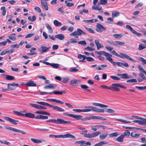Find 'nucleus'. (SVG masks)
<instances>
[{
	"instance_id": "obj_31",
	"label": "nucleus",
	"mask_w": 146,
	"mask_h": 146,
	"mask_svg": "<svg viewBox=\"0 0 146 146\" xmlns=\"http://www.w3.org/2000/svg\"><path fill=\"white\" fill-rule=\"evenodd\" d=\"M44 88L45 89H54L55 88V87L54 86V85L53 84H50L49 85L45 86L44 87Z\"/></svg>"
},
{
	"instance_id": "obj_15",
	"label": "nucleus",
	"mask_w": 146,
	"mask_h": 146,
	"mask_svg": "<svg viewBox=\"0 0 146 146\" xmlns=\"http://www.w3.org/2000/svg\"><path fill=\"white\" fill-rule=\"evenodd\" d=\"M50 107L52 108V109L57 111L62 112L64 111V110L62 108L56 106H52L51 105Z\"/></svg>"
},
{
	"instance_id": "obj_62",
	"label": "nucleus",
	"mask_w": 146,
	"mask_h": 146,
	"mask_svg": "<svg viewBox=\"0 0 146 146\" xmlns=\"http://www.w3.org/2000/svg\"><path fill=\"white\" fill-rule=\"evenodd\" d=\"M137 82V80L136 79H133L130 80H127V83H133V82Z\"/></svg>"
},
{
	"instance_id": "obj_26",
	"label": "nucleus",
	"mask_w": 146,
	"mask_h": 146,
	"mask_svg": "<svg viewBox=\"0 0 146 146\" xmlns=\"http://www.w3.org/2000/svg\"><path fill=\"white\" fill-rule=\"evenodd\" d=\"M71 117L76 119L77 120H79L80 119L81 120L82 119V116L81 115H74L72 114Z\"/></svg>"
},
{
	"instance_id": "obj_64",
	"label": "nucleus",
	"mask_w": 146,
	"mask_h": 146,
	"mask_svg": "<svg viewBox=\"0 0 146 146\" xmlns=\"http://www.w3.org/2000/svg\"><path fill=\"white\" fill-rule=\"evenodd\" d=\"M78 58L79 59H81L82 58L84 59H86V55H82L81 54H78Z\"/></svg>"
},
{
	"instance_id": "obj_8",
	"label": "nucleus",
	"mask_w": 146,
	"mask_h": 146,
	"mask_svg": "<svg viewBox=\"0 0 146 146\" xmlns=\"http://www.w3.org/2000/svg\"><path fill=\"white\" fill-rule=\"evenodd\" d=\"M7 86V88L8 89L10 90H15L17 87H19V84H18L15 83H9L8 84H5Z\"/></svg>"
},
{
	"instance_id": "obj_14",
	"label": "nucleus",
	"mask_w": 146,
	"mask_h": 146,
	"mask_svg": "<svg viewBox=\"0 0 146 146\" xmlns=\"http://www.w3.org/2000/svg\"><path fill=\"white\" fill-rule=\"evenodd\" d=\"M71 123L70 121H66L61 119L58 118L57 119V124H70Z\"/></svg>"
},
{
	"instance_id": "obj_24",
	"label": "nucleus",
	"mask_w": 146,
	"mask_h": 146,
	"mask_svg": "<svg viewBox=\"0 0 146 146\" xmlns=\"http://www.w3.org/2000/svg\"><path fill=\"white\" fill-rule=\"evenodd\" d=\"M112 56V55L109 53H108L106 56V59L111 63L113 61V59L111 58V57Z\"/></svg>"
},
{
	"instance_id": "obj_13",
	"label": "nucleus",
	"mask_w": 146,
	"mask_h": 146,
	"mask_svg": "<svg viewBox=\"0 0 146 146\" xmlns=\"http://www.w3.org/2000/svg\"><path fill=\"white\" fill-rule=\"evenodd\" d=\"M40 1L41 6L42 8L45 10H48V7L46 1L44 0H40Z\"/></svg>"
},
{
	"instance_id": "obj_34",
	"label": "nucleus",
	"mask_w": 146,
	"mask_h": 146,
	"mask_svg": "<svg viewBox=\"0 0 146 146\" xmlns=\"http://www.w3.org/2000/svg\"><path fill=\"white\" fill-rule=\"evenodd\" d=\"M36 103L39 104L44 106H48L50 107L51 105L46 102H37Z\"/></svg>"
},
{
	"instance_id": "obj_4",
	"label": "nucleus",
	"mask_w": 146,
	"mask_h": 146,
	"mask_svg": "<svg viewBox=\"0 0 146 146\" xmlns=\"http://www.w3.org/2000/svg\"><path fill=\"white\" fill-rule=\"evenodd\" d=\"M82 35H86L85 33L80 29H78L77 31H75L74 32L70 34V36H75V37L78 38V36H81Z\"/></svg>"
},
{
	"instance_id": "obj_59",
	"label": "nucleus",
	"mask_w": 146,
	"mask_h": 146,
	"mask_svg": "<svg viewBox=\"0 0 146 146\" xmlns=\"http://www.w3.org/2000/svg\"><path fill=\"white\" fill-rule=\"evenodd\" d=\"M86 59L87 61L89 62H93L94 61V59L91 57H87L86 56Z\"/></svg>"
},
{
	"instance_id": "obj_22",
	"label": "nucleus",
	"mask_w": 146,
	"mask_h": 146,
	"mask_svg": "<svg viewBox=\"0 0 146 146\" xmlns=\"http://www.w3.org/2000/svg\"><path fill=\"white\" fill-rule=\"evenodd\" d=\"M23 116H26L27 117L32 118L35 117V115L31 113H26L25 114H24Z\"/></svg>"
},
{
	"instance_id": "obj_60",
	"label": "nucleus",
	"mask_w": 146,
	"mask_h": 146,
	"mask_svg": "<svg viewBox=\"0 0 146 146\" xmlns=\"http://www.w3.org/2000/svg\"><path fill=\"white\" fill-rule=\"evenodd\" d=\"M70 71L72 72H76L78 71V70L74 68H71L69 70Z\"/></svg>"
},
{
	"instance_id": "obj_63",
	"label": "nucleus",
	"mask_w": 146,
	"mask_h": 146,
	"mask_svg": "<svg viewBox=\"0 0 146 146\" xmlns=\"http://www.w3.org/2000/svg\"><path fill=\"white\" fill-rule=\"evenodd\" d=\"M126 27L127 29L130 31L132 33H133V31L134 30V29H133L132 27L129 25H126Z\"/></svg>"
},
{
	"instance_id": "obj_52",
	"label": "nucleus",
	"mask_w": 146,
	"mask_h": 146,
	"mask_svg": "<svg viewBox=\"0 0 146 146\" xmlns=\"http://www.w3.org/2000/svg\"><path fill=\"white\" fill-rule=\"evenodd\" d=\"M100 4L105 5L108 3V1L107 0H100L99 2Z\"/></svg>"
},
{
	"instance_id": "obj_21",
	"label": "nucleus",
	"mask_w": 146,
	"mask_h": 146,
	"mask_svg": "<svg viewBox=\"0 0 146 146\" xmlns=\"http://www.w3.org/2000/svg\"><path fill=\"white\" fill-rule=\"evenodd\" d=\"M7 119L9 121L12 123L15 124L17 125V122H18V120H15L14 119H13L12 118H11L9 117H6Z\"/></svg>"
},
{
	"instance_id": "obj_58",
	"label": "nucleus",
	"mask_w": 146,
	"mask_h": 146,
	"mask_svg": "<svg viewBox=\"0 0 146 146\" xmlns=\"http://www.w3.org/2000/svg\"><path fill=\"white\" fill-rule=\"evenodd\" d=\"M13 112L17 115H21L22 116H23L24 115V113H20L18 111H13Z\"/></svg>"
},
{
	"instance_id": "obj_40",
	"label": "nucleus",
	"mask_w": 146,
	"mask_h": 146,
	"mask_svg": "<svg viewBox=\"0 0 146 146\" xmlns=\"http://www.w3.org/2000/svg\"><path fill=\"white\" fill-rule=\"evenodd\" d=\"M119 13L118 11H115L112 13V17L113 18H115L119 16Z\"/></svg>"
},
{
	"instance_id": "obj_41",
	"label": "nucleus",
	"mask_w": 146,
	"mask_h": 146,
	"mask_svg": "<svg viewBox=\"0 0 146 146\" xmlns=\"http://www.w3.org/2000/svg\"><path fill=\"white\" fill-rule=\"evenodd\" d=\"M113 36L116 38H119L123 36L122 34H114L113 35Z\"/></svg>"
},
{
	"instance_id": "obj_39",
	"label": "nucleus",
	"mask_w": 146,
	"mask_h": 146,
	"mask_svg": "<svg viewBox=\"0 0 146 146\" xmlns=\"http://www.w3.org/2000/svg\"><path fill=\"white\" fill-rule=\"evenodd\" d=\"M1 10L2 11V15L3 16H4L5 15L6 12V10L5 9V7H2L1 8Z\"/></svg>"
},
{
	"instance_id": "obj_32",
	"label": "nucleus",
	"mask_w": 146,
	"mask_h": 146,
	"mask_svg": "<svg viewBox=\"0 0 146 146\" xmlns=\"http://www.w3.org/2000/svg\"><path fill=\"white\" fill-rule=\"evenodd\" d=\"M139 133H136L135 132H133L131 133V135L132 137L137 138L140 135Z\"/></svg>"
},
{
	"instance_id": "obj_51",
	"label": "nucleus",
	"mask_w": 146,
	"mask_h": 146,
	"mask_svg": "<svg viewBox=\"0 0 146 146\" xmlns=\"http://www.w3.org/2000/svg\"><path fill=\"white\" fill-rule=\"evenodd\" d=\"M98 125H96L95 126H91V129L92 130L94 131H96L98 129Z\"/></svg>"
},
{
	"instance_id": "obj_44",
	"label": "nucleus",
	"mask_w": 146,
	"mask_h": 146,
	"mask_svg": "<svg viewBox=\"0 0 146 146\" xmlns=\"http://www.w3.org/2000/svg\"><path fill=\"white\" fill-rule=\"evenodd\" d=\"M105 111L110 113H113L115 112L114 110L111 109H106Z\"/></svg>"
},
{
	"instance_id": "obj_18",
	"label": "nucleus",
	"mask_w": 146,
	"mask_h": 146,
	"mask_svg": "<svg viewBox=\"0 0 146 146\" xmlns=\"http://www.w3.org/2000/svg\"><path fill=\"white\" fill-rule=\"evenodd\" d=\"M25 85L29 87H35L36 86V84L32 80H31L27 82L26 84H25Z\"/></svg>"
},
{
	"instance_id": "obj_20",
	"label": "nucleus",
	"mask_w": 146,
	"mask_h": 146,
	"mask_svg": "<svg viewBox=\"0 0 146 146\" xmlns=\"http://www.w3.org/2000/svg\"><path fill=\"white\" fill-rule=\"evenodd\" d=\"M55 37L56 38L60 40H63L65 38L64 35L62 34L56 35H55Z\"/></svg>"
},
{
	"instance_id": "obj_49",
	"label": "nucleus",
	"mask_w": 146,
	"mask_h": 146,
	"mask_svg": "<svg viewBox=\"0 0 146 146\" xmlns=\"http://www.w3.org/2000/svg\"><path fill=\"white\" fill-rule=\"evenodd\" d=\"M97 53L98 54H100V55L103 54L105 56H106L107 55L108 53L107 52H105L104 51H101L99 52H97Z\"/></svg>"
},
{
	"instance_id": "obj_17",
	"label": "nucleus",
	"mask_w": 146,
	"mask_h": 146,
	"mask_svg": "<svg viewBox=\"0 0 146 146\" xmlns=\"http://www.w3.org/2000/svg\"><path fill=\"white\" fill-rule=\"evenodd\" d=\"M80 81L79 80L73 79L70 81V84L71 85L76 86L77 84H80Z\"/></svg>"
},
{
	"instance_id": "obj_5",
	"label": "nucleus",
	"mask_w": 146,
	"mask_h": 146,
	"mask_svg": "<svg viewBox=\"0 0 146 146\" xmlns=\"http://www.w3.org/2000/svg\"><path fill=\"white\" fill-rule=\"evenodd\" d=\"M54 137L56 138H70L72 139H75L76 137L70 133H67L66 134L62 135H55Z\"/></svg>"
},
{
	"instance_id": "obj_55",
	"label": "nucleus",
	"mask_w": 146,
	"mask_h": 146,
	"mask_svg": "<svg viewBox=\"0 0 146 146\" xmlns=\"http://www.w3.org/2000/svg\"><path fill=\"white\" fill-rule=\"evenodd\" d=\"M118 133L117 132L113 133L109 135V136L110 137H116Z\"/></svg>"
},
{
	"instance_id": "obj_12",
	"label": "nucleus",
	"mask_w": 146,
	"mask_h": 146,
	"mask_svg": "<svg viewBox=\"0 0 146 146\" xmlns=\"http://www.w3.org/2000/svg\"><path fill=\"white\" fill-rule=\"evenodd\" d=\"M88 106H86L85 107L86 109L83 110L78 109H74L72 110L73 111L78 113L81 112H88L90 111V110L89 108L88 107Z\"/></svg>"
},
{
	"instance_id": "obj_7",
	"label": "nucleus",
	"mask_w": 146,
	"mask_h": 146,
	"mask_svg": "<svg viewBox=\"0 0 146 146\" xmlns=\"http://www.w3.org/2000/svg\"><path fill=\"white\" fill-rule=\"evenodd\" d=\"M88 108L90 110V111H92L97 112L104 113L105 111L103 109H99L95 107L88 106Z\"/></svg>"
},
{
	"instance_id": "obj_48",
	"label": "nucleus",
	"mask_w": 146,
	"mask_h": 146,
	"mask_svg": "<svg viewBox=\"0 0 146 146\" xmlns=\"http://www.w3.org/2000/svg\"><path fill=\"white\" fill-rule=\"evenodd\" d=\"M69 80V78L68 77L63 78L62 79V81L63 83H65L68 82Z\"/></svg>"
},
{
	"instance_id": "obj_10",
	"label": "nucleus",
	"mask_w": 146,
	"mask_h": 146,
	"mask_svg": "<svg viewBox=\"0 0 146 146\" xmlns=\"http://www.w3.org/2000/svg\"><path fill=\"white\" fill-rule=\"evenodd\" d=\"M117 75L120 76L122 79H128L132 78V76H128V74L127 73L123 74H117Z\"/></svg>"
},
{
	"instance_id": "obj_6",
	"label": "nucleus",
	"mask_w": 146,
	"mask_h": 146,
	"mask_svg": "<svg viewBox=\"0 0 146 146\" xmlns=\"http://www.w3.org/2000/svg\"><path fill=\"white\" fill-rule=\"evenodd\" d=\"M5 128L9 130H10L12 131L16 132H19L21 133L23 135H25L26 134V133L22 130H21L19 129H18L16 128H15L13 127H11L9 126H6L5 127Z\"/></svg>"
},
{
	"instance_id": "obj_33",
	"label": "nucleus",
	"mask_w": 146,
	"mask_h": 146,
	"mask_svg": "<svg viewBox=\"0 0 146 146\" xmlns=\"http://www.w3.org/2000/svg\"><path fill=\"white\" fill-rule=\"evenodd\" d=\"M108 134L105 133H102L100 135L99 137L101 140H103L105 139L108 136Z\"/></svg>"
},
{
	"instance_id": "obj_53",
	"label": "nucleus",
	"mask_w": 146,
	"mask_h": 146,
	"mask_svg": "<svg viewBox=\"0 0 146 146\" xmlns=\"http://www.w3.org/2000/svg\"><path fill=\"white\" fill-rule=\"evenodd\" d=\"M84 27L86 30L89 32L90 33H94V31L92 29L88 28L86 26H85Z\"/></svg>"
},
{
	"instance_id": "obj_56",
	"label": "nucleus",
	"mask_w": 146,
	"mask_h": 146,
	"mask_svg": "<svg viewBox=\"0 0 146 146\" xmlns=\"http://www.w3.org/2000/svg\"><path fill=\"white\" fill-rule=\"evenodd\" d=\"M47 122H52L57 123V119H50L47 120L46 121Z\"/></svg>"
},
{
	"instance_id": "obj_2",
	"label": "nucleus",
	"mask_w": 146,
	"mask_h": 146,
	"mask_svg": "<svg viewBox=\"0 0 146 146\" xmlns=\"http://www.w3.org/2000/svg\"><path fill=\"white\" fill-rule=\"evenodd\" d=\"M111 53L112 54L122 59L125 58L135 63L136 62V61L135 60L132 59L129 56L125 53H120V54H119L116 53L115 50H114L112 51Z\"/></svg>"
},
{
	"instance_id": "obj_36",
	"label": "nucleus",
	"mask_w": 146,
	"mask_h": 146,
	"mask_svg": "<svg viewBox=\"0 0 146 146\" xmlns=\"http://www.w3.org/2000/svg\"><path fill=\"white\" fill-rule=\"evenodd\" d=\"M31 140L32 142L36 143H42L41 141H40L38 139L32 138L31 139Z\"/></svg>"
},
{
	"instance_id": "obj_11",
	"label": "nucleus",
	"mask_w": 146,
	"mask_h": 146,
	"mask_svg": "<svg viewBox=\"0 0 146 146\" xmlns=\"http://www.w3.org/2000/svg\"><path fill=\"white\" fill-rule=\"evenodd\" d=\"M30 105L35 108L38 109L46 110L47 109V108L46 107L35 104L30 103Z\"/></svg>"
},
{
	"instance_id": "obj_47",
	"label": "nucleus",
	"mask_w": 146,
	"mask_h": 146,
	"mask_svg": "<svg viewBox=\"0 0 146 146\" xmlns=\"http://www.w3.org/2000/svg\"><path fill=\"white\" fill-rule=\"evenodd\" d=\"M106 42L110 44L117 46L115 44V41L113 42L112 40H108L106 41Z\"/></svg>"
},
{
	"instance_id": "obj_61",
	"label": "nucleus",
	"mask_w": 146,
	"mask_h": 146,
	"mask_svg": "<svg viewBox=\"0 0 146 146\" xmlns=\"http://www.w3.org/2000/svg\"><path fill=\"white\" fill-rule=\"evenodd\" d=\"M110 78L114 80H120V78L115 76H110Z\"/></svg>"
},
{
	"instance_id": "obj_37",
	"label": "nucleus",
	"mask_w": 146,
	"mask_h": 146,
	"mask_svg": "<svg viewBox=\"0 0 146 146\" xmlns=\"http://www.w3.org/2000/svg\"><path fill=\"white\" fill-rule=\"evenodd\" d=\"M95 44L97 46V48L98 50H99L101 47V44L99 43V41L98 40H96L95 41Z\"/></svg>"
},
{
	"instance_id": "obj_29",
	"label": "nucleus",
	"mask_w": 146,
	"mask_h": 146,
	"mask_svg": "<svg viewBox=\"0 0 146 146\" xmlns=\"http://www.w3.org/2000/svg\"><path fill=\"white\" fill-rule=\"evenodd\" d=\"M52 94H66V91L64 90L60 91H53Z\"/></svg>"
},
{
	"instance_id": "obj_28",
	"label": "nucleus",
	"mask_w": 146,
	"mask_h": 146,
	"mask_svg": "<svg viewBox=\"0 0 146 146\" xmlns=\"http://www.w3.org/2000/svg\"><path fill=\"white\" fill-rule=\"evenodd\" d=\"M35 113L37 114H40L45 115H50V114L49 113L43 111H37L35 112Z\"/></svg>"
},
{
	"instance_id": "obj_16",
	"label": "nucleus",
	"mask_w": 146,
	"mask_h": 146,
	"mask_svg": "<svg viewBox=\"0 0 146 146\" xmlns=\"http://www.w3.org/2000/svg\"><path fill=\"white\" fill-rule=\"evenodd\" d=\"M141 119H139L141 120H138V123L139 125L146 126V119L140 117Z\"/></svg>"
},
{
	"instance_id": "obj_42",
	"label": "nucleus",
	"mask_w": 146,
	"mask_h": 146,
	"mask_svg": "<svg viewBox=\"0 0 146 146\" xmlns=\"http://www.w3.org/2000/svg\"><path fill=\"white\" fill-rule=\"evenodd\" d=\"M51 66L54 68H58L59 67V64H57L52 63L51 64Z\"/></svg>"
},
{
	"instance_id": "obj_1",
	"label": "nucleus",
	"mask_w": 146,
	"mask_h": 146,
	"mask_svg": "<svg viewBox=\"0 0 146 146\" xmlns=\"http://www.w3.org/2000/svg\"><path fill=\"white\" fill-rule=\"evenodd\" d=\"M112 86L109 87L105 85H102L100 87L107 89H108L112 91H119L120 89L118 87H120L122 88L126 89V87L121 84L119 83H113L111 84Z\"/></svg>"
},
{
	"instance_id": "obj_35",
	"label": "nucleus",
	"mask_w": 146,
	"mask_h": 146,
	"mask_svg": "<svg viewBox=\"0 0 146 146\" xmlns=\"http://www.w3.org/2000/svg\"><path fill=\"white\" fill-rule=\"evenodd\" d=\"M53 23L54 25L56 27H59L61 26L62 23L57 20H54L53 21Z\"/></svg>"
},
{
	"instance_id": "obj_19",
	"label": "nucleus",
	"mask_w": 146,
	"mask_h": 146,
	"mask_svg": "<svg viewBox=\"0 0 146 146\" xmlns=\"http://www.w3.org/2000/svg\"><path fill=\"white\" fill-rule=\"evenodd\" d=\"M75 143L78 144H80L81 145H82L83 143H85L86 145H91V143L90 142H86L85 141L83 140L76 141L75 142Z\"/></svg>"
},
{
	"instance_id": "obj_30",
	"label": "nucleus",
	"mask_w": 146,
	"mask_h": 146,
	"mask_svg": "<svg viewBox=\"0 0 146 146\" xmlns=\"http://www.w3.org/2000/svg\"><path fill=\"white\" fill-rule=\"evenodd\" d=\"M124 137V135L123 134L121 135L116 139V140L118 142H122L123 141V139Z\"/></svg>"
},
{
	"instance_id": "obj_27",
	"label": "nucleus",
	"mask_w": 146,
	"mask_h": 146,
	"mask_svg": "<svg viewBox=\"0 0 146 146\" xmlns=\"http://www.w3.org/2000/svg\"><path fill=\"white\" fill-rule=\"evenodd\" d=\"M92 119H101L102 120H106L107 119L104 117H101L99 116H96L94 115H92L91 118Z\"/></svg>"
},
{
	"instance_id": "obj_9",
	"label": "nucleus",
	"mask_w": 146,
	"mask_h": 146,
	"mask_svg": "<svg viewBox=\"0 0 146 146\" xmlns=\"http://www.w3.org/2000/svg\"><path fill=\"white\" fill-rule=\"evenodd\" d=\"M96 31L98 32L101 33L106 30V28L101 24L98 23L96 25Z\"/></svg>"
},
{
	"instance_id": "obj_57",
	"label": "nucleus",
	"mask_w": 146,
	"mask_h": 146,
	"mask_svg": "<svg viewBox=\"0 0 146 146\" xmlns=\"http://www.w3.org/2000/svg\"><path fill=\"white\" fill-rule=\"evenodd\" d=\"M124 135V136H129L130 135V132L128 130H126L123 133Z\"/></svg>"
},
{
	"instance_id": "obj_43",
	"label": "nucleus",
	"mask_w": 146,
	"mask_h": 146,
	"mask_svg": "<svg viewBox=\"0 0 146 146\" xmlns=\"http://www.w3.org/2000/svg\"><path fill=\"white\" fill-rule=\"evenodd\" d=\"M145 48H146V46L144 44H139L138 49L139 50H141Z\"/></svg>"
},
{
	"instance_id": "obj_25",
	"label": "nucleus",
	"mask_w": 146,
	"mask_h": 146,
	"mask_svg": "<svg viewBox=\"0 0 146 146\" xmlns=\"http://www.w3.org/2000/svg\"><path fill=\"white\" fill-rule=\"evenodd\" d=\"M92 104L93 105L96 106H99L102 108H107L108 107V105L97 103H93Z\"/></svg>"
},
{
	"instance_id": "obj_38",
	"label": "nucleus",
	"mask_w": 146,
	"mask_h": 146,
	"mask_svg": "<svg viewBox=\"0 0 146 146\" xmlns=\"http://www.w3.org/2000/svg\"><path fill=\"white\" fill-rule=\"evenodd\" d=\"M41 48L42 50V51L41 52V53H43L48 50L50 48H47L46 47L42 46L41 47Z\"/></svg>"
},
{
	"instance_id": "obj_45",
	"label": "nucleus",
	"mask_w": 146,
	"mask_h": 146,
	"mask_svg": "<svg viewBox=\"0 0 146 146\" xmlns=\"http://www.w3.org/2000/svg\"><path fill=\"white\" fill-rule=\"evenodd\" d=\"M46 26L47 29L49 30V33H51L52 32V30L51 26L48 24H46Z\"/></svg>"
},
{
	"instance_id": "obj_46",
	"label": "nucleus",
	"mask_w": 146,
	"mask_h": 146,
	"mask_svg": "<svg viewBox=\"0 0 146 146\" xmlns=\"http://www.w3.org/2000/svg\"><path fill=\"white\" fill-rule=\"evenodd\" d=\"M78 44H81L83 46H85L86 45L87 43L85 40L80 41L78 42Z\"/></svg>"
},
{
	"instance_id": "obj_50",
	"label": "nucleus",
	"mask_w": 146,
	"mask_h": 146,
	"mask_svg": "<svg viewBox=\"0 0 146 146\" xmlns=\"http://www.w3.org/2000/svg\"><path fill=\"white\" fill-rule=\"evenodd\" d=\"M100 3H98L97 5V10L99 11L100 12L102 13L103 11L102 9V7L100 6Z\"/></svg>"
},
{
	"instance_id": "obj_54",
	"label": "nucleus",
	"mask_w": 146,
	"mask_h": 146,
	"mask_svg": "<svg viewBox=\"0 0 146 146\" xmlns=\"http://www.w3.org/2000/svg\"><path fill=\"white\" fill-rule=\"evenodd\" d=\"M139 60L141 61L143 64H146V60L145 59L143 58L139 57Z\"/></svg>"
},
{
	"instance_id": "obj_3",
	"label": "nucleus",
	"mask_w": 146,
	"mask_h": 146,
	"mask_svg": "<svg viewBox=\"0 0 146 146\" xmlns=\"http://www.w3.org/2000/svg\"><path fill=\"white\" fill-rule=\"evenodd\" d=\"M100 132H96L92 133H80V134L84 135V137L87 138H92L95 137L100 134Z\"/></svg>"
},
{
	"instance_id": "obj_23",
	"label": "nucleus",
	"mask_w": 146,
	"mask_h": 146,
	"mask_svg": "<svg viewBox=\"0 0 146 146\" xmlns=\"http://www.w3.org/2000/svg\"><path fill=\"white\" fill-rule=\"evenodd\" d=\"M1 75L2 76H3V77L5 76H6L5 78H6L8 80H11L15 79V77L13 76H11L5 75L4 74H2Z\"/></svg>"
}]
</instances>
